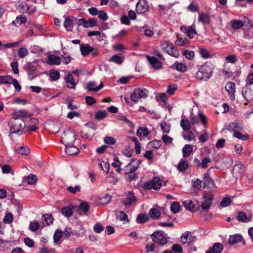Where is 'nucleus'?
Instances as JSON below:
<instances>
[{"mask_svg":"<svg viewBox=\"0 0 253 253\" xmlns=\"http://www.w3.org/2000/svg\"><path fill=\"white\" fill-rule=\"evenodd\" d=\"M79 25H83L85 28L92 27L97 26V21L93 18H89L87 20L80 19L78 20Z\"/></svg>","mask_w":253,"mask_h":253,"instance_id":"13","label":"nucleus"},{"mask_svg":"<svg viewBox=\"0 0 253 253\" xmlns=\"http://www.w3.org/2000/svg\"><path fill=\"white\" fill-rule=\"evenodd\" d=\"M136 134L139 137L146 136L149 134V131L146 127H140L137 129Z\"/></svg>","mask_w":253,"mask_h":253,"instance_id":"36","label":"nucleus"},{"mask_svg":"<svg viewBox=\"0 0 253 253\" xmlns=\"http://www.w3.org/2000/svg\"><path fill=\"white\" fill-rule=\"evenodd\" d=\"M108 180L109 182L112 183H116L118 181V177L117 174L113 172H111L108 177Z\"/></svg>","mask_w":253,"mask_h":253,"instance_id":"58","label":"nucleus"},{"mask_svg":"<svg viewBox=\"0 0 253 253\" xmlns=\"http://www.w3.org/2000/svg\"><path fill=\"white\" fill-rule=\"evenodd\" d=\"M80 50L83 55L86 56L91 52L93 56H97L99 52L97 49L93 48L88 44H82L80 45Z\"/></svg>","mask_w":253,"mask_h":253,"instance_id":"7","label":"nucleus"},{"mask_svg":"<svg viewBox=\"0 0 253 253\" xmlns=\"http://www.w3.org/2000/svg\"><path fill=\"white\" fill-rule=\"evenodd\" d=\"M28 50L27 48L21 47L18 50V55L19 57L23 58L28 55Z\"/></svg>","mask_w":253,"mask_h":253,"instance_id":"50","label":"nucleus"},{"mask_svg":"<svg viewBox=\"0 0 253 253\" xmlns=\"http://www.w3.org/2000/svg\"><path fill=\"white\" fill-rule=\"evenodd\" d=\"M61 212L66 217H70L73 213V208L69 206L62 208L61 210Z\"/></svg>","mask_w":253,"mask_h":253,"instance_id":"29","label":"nucleus"},{"mask_svg":"<svg viewBox=\"0 0 253 253\" xmlns=\"http://www.w3.org/2000/svg\"><path fill=\"white\" fill-rule=\"evenodd\" d=\"M233 136L243 140H247L249 138L248 134H243L239 131H235L233 132Z\"/></svg>","mask_w":253,"mask_h":253,"instance_id":"48","label":"nucleus"},{"mask_svg":"<svg viewBox=\"0 0 253 253\" xmlns=\"http://www.w3.org/2000/svg\"><path fill=\"white\" fill-rule=\"evenodd\" d=\"M43 221L46 225L48 226L53 223V217L51 214H45L43 215Z\"/></svg>","mask_w":253,"mask_h":253,"instance_id":"41","label":"nucleus"},{"mask_svg":"<svg viewBox=\"0 0 253 253\" xmlns=\"http://www.w3.org/2000/svg\"><path fill=\"white\" fill-rule=\"evenodd\" d=\"M114 162L112 163V165L114 168H117L116 172H120L121 171V163L119 161V158L118 157H115L114 159Z\"/></svg>","mask_w":253,"mask_h":253,"instance_id":"52","label":"nucleus"},{"mask_svg":"<svg viewBox=\"0 0 253 253\" xmlns=\"http://www.w3.org/2000/svg\"><path fill=\"white\" fill-rule=\"evenodd\" d=\"M198 116L202 124L206 127L208 124V120L206 116L202 112H199Z\"/></svg>","mask_w":253,"mask_h":253,"instance_id":"49","label":"nucleus"},{"mask_svg":"<svg viewBox=\"0 0 253 253\" xmlns=\"http://www.w3.org/2000/svg\"><path fill=\"white\" fill-rule=\"evenodd\" d=\"M150 216L154 219H158L161 215V212L158 209L152 208L149 211Z\"/></svg>","mask_w":253,"mask_h":253,"instance_id":"35","label":"nucleus"},{"mask_svg":"<svg viewBox=\"0 0 253 253\" xmlns=\"http://www.w3.org/2000/svg\"><path fill=\"white\" fill-rule=\"evenodd\" d=\"M242 242L244 245H246V242L243 240L242 236L240 235L235 234L230 236L228 242L230 244H234Z\"/></svg>","mask_w":253,"mask_h":253,"instance_id":"20","label":"nucleus"},{"mask_svg":"<svg viewBox=\"0 0 253 253\" xmlns=\"http://www.w3.org/2000/svg\"><path fill=\"white\" fill-rule=\"evenodd\" d=\"M32 114L29 111L21 109L17 111V120L25 121L26 119L32 117Z\"/></svg>","mask_w":253,"mask_h":253,"instance_id":"12","label":"nucleus"},{"mask_svg":"<svg viewBox=\"0 0 253 253\" xmlns=\"http://www.w3.org/2000/svg\"><path fill=\"white\" fill-rule=\"evenodd\" d=\"M175 44L177 46H188L190 42L186 38H182L177 36V39L175 41Z\"/></svg>","mask_w":253,"mask_h":253,"instance_id":"26","label":"nucleus"},{"mask_svg":"<svg viewBox=\"0 0 253 253\" xmlns=\"http://www.w3.org/2000/svg\"><path fill=\"white\" fill-rule=\"evenodd\" d=\"M176 69L181 72H184L187 70V66L183 63L176 62L174 64Z\"/></svg>","mask_w":253,"mask_h":253,"instance_id":"42","label":"nucleus"},{"mask_svg":"<svg viewBox=\"0 0 253 253\" xmlns=\"http://www.w3.org/2000/svg\"><path fill=\"white\" fill-rule=\"evenodd\" d=\"M8 125L10 126L9 136L12 138V134L16 133V119L14 117L9 120Z\"/></svg>","mask_w":253,"mask_h":253,"instance_id":"24","label":"nucleus"},{"mask_svg":"<svg viewBox=\"0 0 253 253\" xmlns=\"http://www.w3.org/2000/svg\"><path fill=\"white\" fill-rule=\"evenodd\" d=\"M25 69L29 73H33L37 69V64L35 63H28L25 66Z\"/></svg>","mask_w":253,"mask_h":253,"instance_id":"38","label":"nucleus"},{"mask_svg":"<svg viewBox=\"0 0 253 253\" xmlns=\"http://www.w3.org/2000/svg\"><path fill=\"white\" fill-rule=\"evenodd\" d=\"M26 127L25 121H21L20 120H17V133L19 132L22 133Z\"/></svg>","mask_w":253,"mask_h":253,"instance_id":"33","label":"nucleus"},{"mask_svg":"<svg viewBox=\"0 0 253 253\" xmlns=\"http://www.w3.org/2000/svg\"><path fill=\"white\" fill-rule=\"evenodd\" d=\"M139 165V160L134 159L126 167V170L128 171L127 174L130 180H135L138 178V176L134 172L137 169Z\"/></svg>","mask_w":253,"mask_h":253,"instance_id":"3","label":"nucleus"},{"mask_svg":"<svg viewBox=\"0 0 253 253\" xmlns=\"http://www.w3.org/2000/svg\"><path fill=\"white\" fill-rule=\"evenodd\" d=\"M40 253H56L54 249L43 247L40 250Z\"/></svg>","mask_w":253,"mask_h":253,"instance_id":"64","label":"nucleus"},{"mask_svg":"<svg viewBox=\"0 0 253 253\" xmlns=\"http://www.w3.org/2000/svg\"><path fill=\"white\" fill-rule=\"evenodd\" d=\"M98 165L100 166L101 169L105 172H108L109 170L110 165L108 163L102 161L101 160L98 159Z\"/></svg>","mask_w":253,"mask_h":253,"instance_id":"30","label":"nucleus"},{"mask_svg":"<svg viewBox=\"0 0 253 253\" xmlns=\"http://www.w3.org/2000/svg\"><path fill=\"white\" fill-rule=\"evenodd\" d=\"M149 144L152 147L157 149L161 147V146L162 145V142L161 140H154L151 141L149 143Z\"/></svg>","mask_w":253,"mask_h":253,"instance_id":"63","label":"nucleus"},{"mask_svg":"<svg viewBox=\"0 0 253 253\" xmlns=\"http://www.w3.org/2000/svg\"><path fill=\"white\" fill-rule=\"evenodd\" d=\"M188 10L189 11H190L191 12H198L199 11V5L196 3H191L188 6Z\"/></svg>","mask_w":253,"mask_h":253,"instance_id":"57","label":"nucleus"},{"mask_svg":"<svg viewBox=\"0 0 253 253\" xmlns=\"http://www.w3.org/2000/svg\"><path fill=\"white\" fill-rule=\"evenodd\" d=\"M193 186L195 189L201 190L203 187H205V185L202 180L199 179H196L193 181Z\"/></svg>","mask_w":253,"mask_h":253,"instance_id":"37","label":"nucleus"},{"mask_svg":"<svg viewBox=\"0 0 253 253\" xmlns=\"http://www.w3.org/2000/svg\"><path fill=\"white\" fill-rule=\"evenodd\" d=\"M223 249V246L219 243H215L212 248H210L206 253H221Z\"/></svg>","mask_w":253,"mask_h":253,"instance_id":"18","label":"nucleus"},{"mask_svg":"<svg viewBox=\"0 0 253 253\" xmlns=\"http://www.w3.org/2000/svg\"><path fill=\"white\" fill-rule=\"evenodd\" d=\"M103 87V84L101 82L99 85L94 82H90L87 83L86 85V88L89 91H98Z\"/></svg>","mask_w":253,"mask_h":253,"instance_id":"16","label":"nucleus"},{"mask_svg":"<svg viewBox=\"0 0 253 253\" xmlns=\"http://www.w3.org/2000/svg\"><path fill=\"white\" fill-rule=\"evenodd\" d=\"M40 223L36 221H31L30 223L29 229L33 232L37 231L40 228Z\"/></svg>","mask_w":253,"mask_h":253,"instance_id":"51","label":"nucleus"},{"mask_svg":"<svg viewBox=\"0 0 253 253\" xmlns=\"http://www.w3.org/2000/svg\"><path fill=\"white\" fill-rule=\"evenodd\" d=\"M183 204L186 209L189 211H192L195 208V205L191 200H185L183 202Z\"/></svg>","mask_w":253,"mask_h":253,"instance_id":"39","label":"nucleus"},{"mask_svg":"<svg viewBox=\"0 0 253 253\" xmlns=\"http://www.w3.org/2000/svg\"><path fill=\"white\" fill-rule=\"evenodd\" d=\"M151 238L155 243L162 246L167 242L166 237L160 231H156L152 234Z\"/></svg>","mask_w":253,"mask_h":253,"instance_id":"8","label":"nucleus"},{"mask_svg":"<svg viewBox=\"0 0 253 253\" xmlns=\"http://www.w3.org/2000/svg\"><path fill=\"white\" fill-rule=\"evenodd\" d=\"M195 237L193 236L190 232H186L181 237V242L183 244H189L193 242Z\"/></svg>","mask_w":253,"mask_h":253,"instance_id":"14","label":"nucleus"},{"mask_svg":"<svg viewBox=\"0 0 253 253\" xmlns=\"http://www.w3.org/2000/svg\"><path fill=\"white\" fill-rule=\"evenodd\" d=\"M237 128H240V126L235 122L230 123L227 126V129L230 131H233Z\"/></svg>","mask_w":253,"mask_h":253,"instance_id":"60","label":"nucleus"},{"mask_svg":"<svg viewBox=\"0 0 253 253\" xmlns=\"http://www.w3.org/2000/svg\"><path fill=\"white\" fill-rule=\"evenodd\" d=\"M160 47L162 50L170 56L178 57L179 56L178 50L168 41H163L160 42Z\"/></svg>","mask_w":253,"mask_h":253,"instance_id":"2","label":"nucleus"},{"mask_svg":"<svg viewBox=\"0 0 253 253\" xmlns=\"http://www.w3.org/2000/svg\"><path fill=\"white\" fill-rule=\"evenodd\" d=\"M136 198L132 191H129L126 194V197L124 201L126 206H130L135 203Z\"/></svg>","mask_w":253,"mask_h":253,"instance_id":"15","label":"nucleus"},{"mask_svg":"<svg viewBox=\"0 0 253 253\" xmlns=\"http://www.w3.org/2000/svg\"><path fill=\"white\" fill-rule=\"evenodd\" d=\"M62 236H63L62 232L61 230H60L59 229L56 230V231L55 232V233L54 234V236H53V239H54V243H57L59 241L61 237Z\"/></svg>","mask_w":253,"mask_h":253,"instance_id":"56","label":"nucleus"},{"mask_svg":"<svg viewBox=\"0 0 253 253\" xmlns=\"http://www.w3.org/2000/svg\"><path fill=\"white\" fill-rule=\"evenodd\" d=\"M37 179L36 175L31 174L28 176L25 177L24 180L28 184H34L37 181Z\"/></svg>","mask_w":253,"mask_h":253,"instance_id":"32","label":"nucleus"},{"mask_svg":"<svg viewBox=\"0 0 253 253\" xmlns=\"http://www.w3.org/2000/svg\"><path fill=\"white\" fill-rule=\"evenodd\" d=\"M225 88L229 93L233 94L235 92V84L232 82H229L226 84Z\"/></svg>","mask_w":253,"mask_h":253,"instance_id":"40","label":"nucleus"},{"mask_svg":"<svg viewBox=\"0 0 253 253\" xmlns=\"http://www.w3.org/2000/svg\"><path fill=\"white\" fill-rule=\"evenodd\" d=\"M147 58L153 67L155 69L158 70L162 68V62L158 60V59L156 57L147 56Z\"/></svg>","mask_w":253,"mask_h":253,"instance_id":"17","label":"nucleus"},{"mask_svg":"<svg viewBox=\"0 0 253 253\" xmlns=\"http://www.w3.org/2000/svg\"><path fill=\"white\" fill-rule=\"evenodd\" d=\"M180 30L190 39H192L194 37V36L197 34L195 30V26L193 24L189 27L182 26L180 27Z\"/></svg>","mask_w":253,"mask_h":253,"instance_id":"9","label":"nucleus"},{"mask_svg":"<svg viewBox=\"0 0 253 253\" xmlns=\"http://www.w3.org/2000/svg\"><path fill=\"white\" fill-rule=\"evenodd\" d=\"M124 60V56H121L119 55L115 54L111 57L109 61L111 62H115L118 64H121L123 63Z\"/></svg>","mask_w":253,"mask_h":253,"instance_id":"34","label":"nucleus"},{"mask_svg":"<svg viewBox=\"0 0 253 253\" xmlns=\"http://www.w3.org/2000/svg\"><path fill=\"white\" fill-rule=\"evenodd\" d=\"M66 147L65 153L68 155H77L79 152V149L77 147L73 146L72 144L66 146Z\"/></svg>","mask_w":253,"mask_h":253,"instance_id":"25","label":"nucleus"},{"mask_svg":"<svg viewBox=\"0 0 253 253\" xmlns=\"http://www.w3.org/2000/svg\"><path fill=\"white\" fill-rule=\"evenodd\" d=\"M73 20L70 18H67L64 21V26L68 31H71L73 28Z\"/></svg>","mask_w":253,"mask_h":253,"instance_id":"44","label":"nucleus"},{"mask_svg":"<svg viewBox=\"0 0 253 253\" xmlns=\"http://www.w3.org/2000/svg\"><path fill=\"white\" fill-rule=\"evenodd\" d=\"M67 86L68 88L74 89L77 83L75 82L72 74H68L65 78Z\"/></svg>","mask_w":253,"mask_h":253,"instance_id":"19","label":"nucleus"},{"mask_svg":"<svg viewBox=\"0 0 253 253\" xmlns=\"http://www.w3.org/2000/svg\"><path fill=\"white\" fill-rule=\"evenodd\" d=\"M193 146L190 144L185 145L182 149V154L184 157H188L193 151Z\"/></svg>","mask_w":253,"mask_h":253,"instance_id":"27","label":"nucleus"},{"mask_svg":"<svg viewBox=\"0 0 253 253\" xmlns=\"http://www.w3.org/2000/svg\"><path fill=\"white\" fill-rule=\"evenodd\" d=\"M245 22L241 20L233 19L230 21V26L234 30H238L243 27Z\"/></svg>","mask_w":253,"mask_h":253,"instance_id":"22","label":"nucleus"},{"mask_svg":"<svg viewBox=\"0 0 253 253\" xmlns=\"http://www.w3.org/2000/svg\"><path fill=\"white\" fill-rule=\"evenodd\" d=\"M199 21L203 23H209L210 22V17L207 14L200 13L199 15Z\"/></svg>","mask_w":253,"mask_h":253,"instance_id":"43","label":"nucleus"},{"mask_svg":"<svg viewBox=\"0 0 253 253\" xmlns=\"http://www.w3.org/2000/svg\"><path fill=\"white\" fill-rule=\"evenodd\" d=\"M13 84L14 86L16 87V80L13 79L10 76H0V84Z\"/></svg>","mask_w":253,"mask_h":253,"instance_id":"21","label":"nucleus"},{"mask_svg":"<svg viewBox=\"0 0 253 253\" xmlns=\"http://www.w3.org/2000/svg\"><path fill=\"white\" fill-rule=\"evenodd\" d=\"M107 115L106 111H100L96 113L95 118L98 120H101L105 118Z\"/></svg>","mask_w":253,"mask_h":253,"instance_id":"55","label":"nucleus"},{"mask_svg":"<svg viewBox=\"0 0 253 253\" xmlns=\"http://www.w3.org/2000/svg\"><path fill=\"white\" fill-rule=\"evenodd\" d=\"M118 119L124 121L131 128H133L134 125L129 120H128L125 116H118Z\"/></svg>","mask_w":253,"mask_h":253,"instance_id":"47","label":"nucleus"},{"mask_svg":"<svg viewBox=\"0 0 253 253\" xmlns=\"http://www.w3.org/2000/svg\"><path fill=\"white\" fill-rule=\"evenodd\" d=\"M162 184L160 178L156 177L153 179L152 181L144 183L143 185V188L145 190H151L154 189L158 190L161 188Z\"/></svg>","mask_w":253,"mask_h":253,"instance_id":"5","label":"nucleus"},{"mask_svg":"<svg viewBox=\"0 0 253 253\" xmlns=\"http://www.w3.org/2000/svg\"><path fill=\"white\" fill-rule=\"evenodd\" d=\"M180 126L185 130H189L191 127L190 122L188 120L182 119L180 121Z\"/></svg>","mask_w":253,"mask_h":253,"instance_id":"46","label":"nucleus"},{"mask_svg":"<svg viewBox=\"0 0 253 253\" xmlns=\"http://www.w3.org/2000/svg\"><path fill=\"white\" fill-rule=\"evenodd\" d=\"M188 162L185 160H181L177 166V169L180 171H184L188 168Z\"/></svg>","mask_w":253,"mask_h":253,"instance_id":"28","label":"nucleus"},{"mask_svg":"<svg viewBox=\"0 0 253 253\" xmlns=\"http://www.w3.org/2000/svg\"><path fill=\"white\" fill-rule=\"evenodd\" d=\"M67 190L72 194H76L77 192H79L81 191V187L78 185H76L74 187L69 186L67 188Z\"/></svg>","mask_w":253,"mask_h":253,"instance_id":"59","label":"nucleus"},{"mask_svg":"<svg viewBox=\"0 0 253 253\" xmlns=\"http://www.w3.org/2000/svg\"><path fill=\"white\" fill-rule=\"evenodd\" d=\"M183 136L185 139L189 141L195 140L196 139L195 135L192 131H188L187 133L184 134Z\"/></svg>","mask_w":253,"mask_h":253,"instance_id":"45","label":"nucleus"},{"mask_svg":"<svg viewBox=\"0 0 253 253\" xmlns=\"http://www.w3.org/2000/svg\"><path fill=\"white\" fill-rule=\"evenodd\" d=\"M61 62V59L59 57L54 55H49L48 56L47 63L49 65H59Z\"/></svg>","mask_w":253,"mask_h":253,"instance_id":"23","label":"nucleus"},{"mask_svg":"<svg viewBox=\"0 0 253 253\" xmlns=\"http://www.w3.org/2000/svg\"><path fill=\"white\" fill-rule=\"evenodd\" d=\"M149 10V6L146 0H139L136 4V11L137 13L143 14Z\"/></svg>","mask_w":253,"mask_h":253,"instance_id":"10","label":"nucleus"},{"mask_svg":"<svg viewBox=\"0 0 253 253\" xmlns=\"http://www.w3.org/2000/svg\"><path fill=\"white\" fill-rule=\"evenodd\" d=\"M232 202V200L229 197H225L220 202V206L222 208L226 207L229 206Z\"/></svg>","mask_w":253,"mask_h":253,"instance_id":"53","label":"nucleus"},{"mask_svg":"<svg viewBox=\"0 0 253 253\" xmlns=\"http://www.w3.org/2000/svg\"><path fill=\"white\" fill-rule=\"evenodd\" d=\"M212 69L209 65L205 64L202 65L197 72L196 78L199 80H207L211 77Z\"/></svg>","mask_w":253,"mask_h":253,"instance_id":"1","label":"nucleus"},{"mask_svg":"<svg viewBox=\"0 0 253 253\" xmlns=\"http://www.w3.org/2000/svg\"><path fill=\"white\" fill-rule=\"evenodd\" d=\"M49 76L52 81H56L59 78L60 74L57 71L51 70L49 71Z\"/></svg>","mask_w":253,"mask_h":253,"instance_id":"54","label":"nucleus"},{"mask_svg":"<svg viewBox=\"0 0 253 253\" xmlns=\"http://www.w3.org/2000/svg\"><path fill=\"white\" fill-rule=\"evenodd\" d=\"M140 98H145L147 96L148 91L146 89H141L140 88H136Z\"/></svg>","mask_w":253,"mask_h":253,"instance_id":"62","label":"nucleus"},{"mask_svg":"<svg viewBox=\"0 0 253 253\" xmlns=\"http://www.w3.org/2000/svg\"><path fill=\"white\" fill-rule=\"evenodd\" d=\"M180 206L178 202H174L172 203L170 209L172 212L176 213L180 210Z\"/></svg>","mask_w":253,"mask_h":253,"instance_id":"61","label":"nucleus"},{"mask_svg":"<svg viewBox=\"0 0 253 253\" xmlns=\"http://www.w3.org/2000/svg\"><path fill=\"white\" fill-rule=\"evenodd\" d=\"M203 201L201 204L202 209L203 210L210 209L213 200V195L210 193L204 192L203 195Z\"/></svg>","mask_w":253,"mask_h":253,"instance_id":"6","label":"nucleus"},{"mask_svg":"<svg viewBox=\"0 0 253 253\" xmlns=\"http://www.w3.org/2000/svg\"><path fill=\"white\" fill-rule=\"evenodd\" d=\"M30 153V149L27 146H23L17 149V153L21 155L28 156Z\"/></svg>","mask_w":253,"mask_h":253,"instance_id":"31","label":"nucleus"},{"mask_svg":"<svg viewBox=\"0 0 253 253\" xmlns=\"http://www.w3.org/2000/svg\"><path fill=\"white\" fill-rule=\"evenodd\" d=\"M76 140V135L74 131L68 130L62 135L61 140L65 146L73 144Z\"/></svg>","mask_w":253,"mask_h":253,"instance_id":"4","label":"nucleus"},{"mask_svg":"<svg viewBox=\"0 0 253 253\" xmlns=\"http://www.w3.org/2000/svg\"><path fill=\"white\" fill-rule=\"evenodd\" d=\"M237 219L242 222H249L252 220L253 214L252 213L247 215L243 211H238L236 216Z\"/></svg>","mask_w":253,"mask_h":253,"instance_id":"11","label":"nucleus"}]
</instances>
